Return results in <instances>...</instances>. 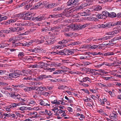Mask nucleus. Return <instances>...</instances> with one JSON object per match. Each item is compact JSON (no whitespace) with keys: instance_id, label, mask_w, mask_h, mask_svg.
Masks as SVG:
<instances>
[{"instance_id":"1","label":"nucleus","mask_w":121,"mask_h":121,"mask_svg":"<svg viewBox=\"0 0 121 121\" xmlns=\"http://www.w3.org/2000/svg\"><path fill=\"white\" fill-rule=\"evenodd\" d=\"M75 12V10H74L73 7L70 10L66 9L63 13L60 14L61 16V17H62L63 18L65 17H73L74 16V12Z\"/></svg>"},{"instance_id":"45","label":"nucleus","mask_w":121,"mask_h":121,"mask_svg":"<svg viewBox=\"0 0 121 121\" xmlns=\"http://www.w3.org/2000/svg\"><path fill=\"white\" fill-rule=\"evenodd\" d=\"M29 114L31 116H32L33 115H34L35 116V117H38L37 116V113L36 112H30L29 113Z\"/></svg>"},{"instance_id":"47","label":"nucleus","mask_w":121,"mask_h":121,"mask_svg":"<svg viewBox=\"0 0 121 121\" xmlns=\"http://www.w3.org/2000/svg\"><path fill=\"white\" fill-rule=\"evenodd\" d=\"M21 95H20L19 94H18V95H16V97L15 99H16V100L18 101H19L20 102L21 101L20 99H21V98L20 97Z\"/></svg>"},{"instance_id":"56","label":"nucleus","mask_w":121,"mask_h":121,"mask_svg":"<svg viewBox=\"0 0 121 121\" xmlns=\"http://www.w3.org/2000/svg\"><path fill=\"white\" fill-rule=\"evenodd\" d=\"M8 17L7 16H4L2 17H1L0 18V22L1 21L3 20H5L7 19Z\"/></svg>"},{"instance_id":"58","label":"nucleus","mask_w":121,"mask_h":121,"mask_svg":"<svg viewBox=\"0 0 121 121\" xmlns=\"http://www.w3.org/2000/svg\"><path fill=\"white\" fill-rule=\"evenodd\" d=\"M66 87V86H65L60 85L58 87V88L59 89L61 90L65 88Z\"/></svg>"},{"instance_id":"39","label":"nucleus","mask_w":121,"mask_h":121,"mask_svg":"<svg viewBox=\"0 0 121 121\" xmlns=\"http://www.w3.org/2000/svg\"><path fill=\"white\" fill-rule=\"evenodd\" d=\"M82 64H81L82 65H89L90 64H91V63L88 62L86 61H83L82 62Z\"/></svg>"},{"instance_id":"18","label":"nucleus","mask_w":121,"mask_h":121,"mask_svg":"<svg viewBox=\"0 0 121 121\" xmlns=\"http://www.w3.org/2000/svg\"><path fill=\"white\" fill-rule=\"evenodd\" d=\"M24 53L23 52H19L18 56L19 58L22 60L24 56Z\"/></svg>"},{"instance_id":"22","label":"nucleus","mask_w":121,"mask_h":121,"mask_svg":"<svg viewBox=\"0 0 121 121\" xmlns=\"http://www.w3.org/2000/svg\"><path fill=\"white\" fill-rule=\"evenodd\" d=\"M23 15L22 14H17L15 15L14 16L15 17H16L17 20H18L19 19H21L23 17Z\"/></svg>"},{"instance_id":"13","label":"nucleus","mask_w":121,"mask_h":121,"mask_svg":"<svg viewBox=\"0 0 121 121\" xmlns=\"http://www.w3.org/2000/svg\"><path fill=\"white\" fill-rule=\"evenodd\" d=\"M44 15H41L36 17L35 18L38 21H40L41 20H44L46 18L44 17Z\"/></svg>"},{"instance_id":"31","label":"nucleus","mask_w":121,"mask_h":121,"mask_svg":"<svg viewBox=\"0 0 121 121\" xmlns=\"http://www.w3.org/2000/svg\"><path fill=\"white\" fill-rule=\"evenodd\" d=\"M58 28H59L57 26H55L52 28L51 30H54V31L58 32L59 30H58Z\"/></svg>"},{"instance_id":"63","label":"nucleus","mask_w":121,"mask_h":121,"mask_svg":"<svg viewBox=\"0 0 121 121\" xmlns=\"http://www.w3.org/2000/svg\"><path fill=\"white\" fill-rule=\"evenodd\" d=\"M23 19L25 20H30L31 19V18L30 17H28L26 16H24L22 18Z\"/></svg>"},{"instance_id":"6","label":"nucleus","mask_w":121,"mask_h":121,"mask_svg":"<svg viewBox=\"0 0 121 121\" xmlns=\"http://www.w3.org/2000/svg\"><path fill=\"white\" fill-rule=\"evenodd\" d=\"M121 24V21L120 22H118L116 23H114L113 24L111 23H106L105 24H104L102 25L103 27V28L107 27L108 28H110L115 26L117 25H120Z\"/></svg>"},{"instance_id":"17","label":"nucleus","mask_w":121,"mask_h":121,"mask_svg":"<svg viewBox=\"0 0 121 121\" xmlns=\"http://www.w3.org/2000/svg\"><path fill=\"white\" fill-rule=\"evenodd\" d=\"M33 25V23L31 22H27L21 24V26H30Z\"/></svg>"},{"instance_id":"23","label":"nucleus","mask_w":121,"mask_h":121,"mask_svg":"<svg viewBox=\"0 0 121 121\" xmlns=\"http://www.w3.org/2000/svg\"><path fill=\"white\" fill-rule=\"evenodd\" d=\"M93 11L95 10V11H98L101 10L102 8L100 6H94L92 7Z\"/></svg>"},{"instance_id":"3","label":"nucleus","mask_w":121,"mask_h":121,"mask_svg":"<svg viewBox=\"0 0 121 121\" xmlns=\"http://www.w3.org/2000/svg\"><path fill=\"white\" fill-rule=\"evenodd\" d=\"M32 43L33 42L32 41H31L28 42H26L24 43H17L15 42H13L12 47H15L18 46H23L28 47L31 45Z\"/></svg>"},{"instance_id":"5","label":"nucleus","mask_w":121,"mask_h":121,"mask_svg":"<svg viewBox=\"0 0 121 121\" xmlns=\"http://www.w3.org/2000/svg\"><path fill=\"white\" fill-rule=\"evenodd\" d=\"M20 73L19 71L17 70L13 73H9V76L10 78H16L19 76L21 74Z\"/></svg>"},{"instance_id":"26","label":"nucleus","mask_w":121,"mask_h":121,"mask_svg":"<svg viewBox=\"0 0 121 121\" xmlns=\"http://www.w3.org/2000/svg\"><path fill=\"white\" fill-rule=\"evenodd\" d=\"M45 76V75H42L39 76L38 77L35 79L36 80H41L44 78Z\"/></svg>"},{"instance_id":"38","label":"nucleus","mask_w":121,"mask_h":121,"mask_svg":"<svg viewBox=\"0 0 121 121\" xmlns=\"http://www.w3.org/2000/svg\"><path fill=\"white\" fill-rule=\"evenodd\" d=\"M6 110V111L9 112L11 111V109H12V107L10 105L8 106L5 108Z\"/></svg>"},{"instance_id":"4","label":"nucleus","mask_w":121,"mask_h":121,"mask_svg":"<svg viewBox=\"0 0 121 121\" xmlns=\"http://www.w3.org/2000/svg\"><path fill=\"white\" fill-rule=\"evenodd\" d=\"M87 4L85 2H84L82 4L78 6L73 7L74 10L75 11H76L77 10H80L84 9H85L86 7L87 6Z\"/></svg>"},{"instance_id":"46","label":"nucleus","mask_w":121,"mask_h":121,"mask_svg":"<svg viewBox=\"0 0 121 121\" xmlns=\"http://www.w3.org/2000/svg\"><path fill=\"white\" fill-rule=\"evenodd\" d=\"M93 39L94 38L92 37L89 38L86 40L85 42L86 43H89L91 41H93Z\"/></svg>"},{"instance_id":"55","label":"nucleus","mask_w":121,"mask_h":121,"mask_svg":"<svg viewBox=\"0 0 121 121\" xmlns=\"http://www.w3.org/2000/svg\"><path fill=\"white\" fill-rule=\"evenodd\" d=\"M15 38V40H17L22 39V37L20 35H18L14 37Z\"/></svg>"},{"instance_id":"51","label":"nucleus","mask_w":121,"mask_h":121,"mask_svg":"<svg viewBox=\"0 0 121 121\" xmlns=\"http://www.w3.org/2000/svg\"><path fill=\"white\" fill-rule=\"evenodd\" d=\"M98 45H91V49H95L97 48L98 47Z\"/></svg>"},{"instance_id":"14","label":"nucleus","mask_w":121,"mask_h":121,"mask_svg":"<svg viewBox=\"0 0 121 121\" xmlns=\"http://www.w3.org/2000/svg\"><path fill=\"white\" fill-rule=\"evenodd\" d=\"M88 81L90 82H91V79L87 77H85L83 78L82 80L80 81H79L81 82H86Z\"/></svg>"},{"instance_id":"61","label":"nucleus","mask_w":121,"mask_h":121,"mask_svg":"<svg viewBox=\"0 0 121 121\" xmlns=\"http://www.w3.org/2000/svg\"><path fill=\"white\" fill-rule=\"evenodd\" d=\"M62 48V46L60 45H57L55 46L53 48L54 49H61Z\"/></svg>"},{"instance_id":"60","label":"nucleus","mask_w":121,"mask_h":121,"mask_svg":"<svg viewBox=\"0 0 121 121\" xmlns=\"http://www.w3.org/2000/svg\"><path fill=\"white\" fill-rule=\"evenodd\" d=\"M57 54L60 55H65L63 50L59 51L58 52Z\"/></svg>"},{"instance_id":"48","label":"nucleus","mask_w":121,"mask_h":121,"mask_svg":"<svg viewBox=\"0 0 121 121\" xmlns=\"http://www.w3.org/2000/svg\"><path fill=\"white\" fill-rule=\"evenodd\" d=\"M19 109L21 111L26 110H27V107L23 106L19 108Z\"/></svg>"},{"instance_id":"10","label":"nucleus","mask_w":121,"mask_h":121,"mask_svg":"<svg viewBox=\"0 0 121 121\" xmlns=\"http://www.w3.org/2000/svg\"><path fill=\"white\" fill-rule=\"evenodd\" d=\"M118 114L117 113L114 111L111 113L109 115V118L111 119H114V118H116Z\"/></svg>"},{"instance_id":"8","label":"nucleus","mask_w":121,"mask_h":121,"mask_svg":"<svg viewBox=\"0 0 121 121\" xmlns=\"http://www.w3.org/2000/svg\"><path fill=\"white\" fill-rule=\"evenodd\" d=\"M39 102L40 104L42 106H50V104L48 100H43L42 99L39 100Z\"/></svg>"},{"instance_id":"32","label":"nucleus","mask_w":121,"mask_h":121,"mask_svg":"<svg viewBox=\"0 0 121 121\" xmlns=\"http://www.w3.org/2000/svg\"><path fill=\"white\" fill-rule=\"evenodd\" d=\"M47 8H51L54 7L55 6V4L54 3H51L47 5Z\"/></svg>"},{"instance_id":"41","label":"nucleus","mask_w":121,"mask_h":121,"mask_svg":"<svg viewBox=\"0 0 121 121\" xmlns=\"http://www.w3.org/2000/svg\"><path fill=\"white\" fill-rule=\"evenodd\" d=\"M107 92L108 93L109 95L112 97H114L115 96V95L114 93L113 92H112L111 91H109V90H108L107 91Z\"/></svg>"},{"instance_id":"40","label":"nucleus","mask_w":121,"mask_h":121,"mask_svg":"<svg viewBox=\"0 0 121 121\" xmlns=\"http://www.w3.org/2000/svg\"><path fill=\"white\" fill-rule=\"evenodd\" d=\"M114 53L113 52H108L106 53H105L104 55L105 56H107L113 55L114 54Z\"/></svg>"},{"instance_id":"30","label":"nucleus","mask_w":121,"mask_h":121,"mask_svg":"<svg viewBox=\"0 0 121 121\" xmlns=\"http://www.w3.org/2000/svg\"><path fill=\"white\" fill-rule=\"evenodd\" d=\"M116 16V13L114 12H111L110 13H109V16L108 17H109L111 18H113L115 17Z\"/></svg>"},{"instance_id":"7","label":"nucleus","mask_w":121,"mask_h":121,"mask_svg":"<svg viewBox=\"0 0 121 121\" xmlns=\"http://www.w3.org/2000/svg\"><path fill=\"white\" fill-rule=\"evenodd\" d=\"M80 0H69L67 3L68 6L72 5H76L78 3Z\"/></svg>"},{"instance_id":"50","label":"nucleus","mask_w":121,"mask_h":121,"mask_svg":"<svg viewBox=\"0 0 121 121\" xmlns=\"http://www.w3.org/2000/svg\"><path fill=\"white\" fill-rule=\"evenodd\" d=\"M24 28L22 27H17L16 28L17 31L18 32L21 30H24Z\"/></svg>"},{"instance_id":"64","label":"nucleus","mask_w":121,"mask_h":121,"mask_svg":"<svg viewBox=\"0 0 121 121\" xmlns=\"http://www.w3.org/2000/svg\"><path fill=\"white\" fill-rule=\"evenodd\" d=\"M25 16H26L28 17H31V15L30 13L28 12H27L25 14Z\"/></svg>"},{"instance_id":"12","label":"nucleus","mask_w":121,"mask_h":121,"mask_svg":"<svg viewBox=\"0 0 121 121\" xmlns=\"http://www.w3.org/2000/svg\"><path fill=\"white\" fill-rule=\"evenodd\" d=\"M37 68H42L43 66H44L45 64L42 61H40L37 63Z\"/></svg>"},{"instance_id":"19","label":"nucleus","mask_w":121,"mask_h":121,"mask_svg":"<svg viewBox=\"0 0 121 121\" xmlns=\"http://www.w3.org/2000/svg\"><path fill=\"white\" fill-rule=\"evenodd\" d=\"M41 2H40L36 4L35 6H34L31 9H37L39 6L42 5Z\"/></svg>"},{"instance_id":"2","label":"nucleus","mask_w":121,"mask_h":121,"mask_svg":"<svg viewBox=\"0 0 121 121\" xmlns=\"http://www.w3.org/2000/svg\"><path fill=\"white\" fill-rule=\"evenodd\" d=\"M121 31V28H120L112 31L106 33V34L107 35H111V36H107L108 39L111 38L113 37L112 36H114L115 35L119 33Z\"/></svg>"},{"instance_id":"24","label":"nucleus","mask_w":121,"mask_h":121,"mask_svg":"<svg viewBox=\"0 0 121 121\" xmlns=\"http://www.w3.org/2000/svg\"><path fill=\"white\" fill-rule=\"evenodd\" d=\"M69 41L70 39H64L62 40V41H60L58 43L60 44H64L67 43Z\"/></svg>"},{"instance_id":"36","label":"nucleus","mask_w":121,"mask_h":121,"mask_svg":"<svg viewBox=\"0 0 121 121\" xmlns=\"http://www.w3.org/2000/svg\"><path fill=\"white\" fill-rule=\"evenodd\" d=\"M31 58L29 56H25L23 57L22 60L23 61H26L30 60Z\"/></svg>"},{"instance_id":"15","label":"nucleus","mask_w":121,"mask_h":121,"mask_svg":"<svg viewBox=\"0 0 121 121\" xmlns=\"http://www.w3.org/2000/svg\"><path fill=\"white\" fill-rule=\"evenodd\" d=\"M28 104L30 105L33 106L36 105L37 103L35 101L32 99L29 101Z\"/></svg>"},{"instance_id":"11","label":"nucleus","mask_w":121,"mask_h":121,"mask_svg":"<svg viewBox=\"0 0 121 121\" xmlns=\"http://www.w3.org/2000/svg\"><path fill=\"white\" fill-rule=\"evenodd\" d=\"M23 75H25L26 76L23 78V79L24 80H31L32 79L31 76V75L29 73L28 74L26 73V74H23Z\"/></svg>"},{"instance_id":"34","label":"nucleus","mask_w":121,"mask_h":121,"mask_svg":"<svg viewBox=\"0 0 121 121\" xmlns=\"http://www.w3.org/2000/svg\"><path fill=\"white\" fill-rule=\"evenodd\" d=\"M41 83V82H40L38 83H36V82H31L30 83V84L31 85H40Z\"/></svg>"},{"instance_id":"53","label":"nucleus","mask_w":121,"mask_h":121,"mask_svg":"<svg viewBox=\"0 0 121 121\" xmlns=\"http://www.w3.org/2000/svg\"><path fill=\"white\" fill-rule=\"evenodd\" d=\"M96 17H97L99 19H102L104 18L103 15L102 14H98L96 15Z\"/></svg>"},{"instance_id":"59","label":"nucleus","mask_w":121,"mask_h":121,"mask_svg":"<svg viewBox=\"0 0 121 121\" xmlns=\"http://www.w3.org/2000/svg\"><path fill=\"white\" fill-rule=\"evenodd\" d=\"M25 85L23 84H22L20 85H19L17 86H15L14 87L16 88H17V87H19L20 88H22L23 87H25Z\"/></svg>"},{"instance_id":"57","label":"nucleus","mask_w":121,"mask_h":121,"mask_svg":"<svg viewBox=\"0 0 121 121\" xmlns=\"http://www.w3.org/2000/svg\"><path fill=\"white\" fill-rule=\"evenodd\" d=\"M73 50H70L68 49V55H69L70 54H74V52L73 51Z\"/></svg>"},{"instance_id":"54","label":"nucleus","mask_w":121,"mask_h":121,"mask_svg":"<svg viewBox=\"0 0 121 121\" xmlns=\"http://www.w3.org/2000/svg\"><path fill=\"white\" fill-rule=\"evenodd\" d=\"M3 115L5 116V117L4 118V119H6V117H10L11 116V114L10 113L8 114L4 113L3 114Z\"/></svg>"},{"instance_id":"49","label":"nucleus","mask_w":121,"mask_h":121,"mask_svg":"<svg viewBox=\"0 0 121 121\" xmlns=\"http://www.w3.org/2000/svg\"><path fill=\"white\" fill-rule=\"evenodd\" d=\"M93 11V9L92 7L91 8H89L88 9H87L86 11V12L88 14V13H90L91 11Z\"/></svg>"},{"instance_id":"43","label":"nucleus","mask_w":121,"mask_h":121,"mask_svg":"<svg viewBox=\"0 0 121 121\" xmlns=\"http://www.w3.org/2000/svg\"><path fill=\"white\" fill-rule=\"evenodd\" d=\"M102 25H103V24H102L101 25L97 24L95 25L94 26V27L96 28H103V27Z\"/></svg>"},{"instance_id":"52","label":"nucleus","mask_w":121,"mask_h":121,"mask_svg":"<svg viewBox=\"0 0 121 121\" xmlns=\"http://www.w3.org/2000/svg\"><path fill=\"white\" fill-rule=\"evenodd\" d=\"M10 105L12 107V109H13L14 108L16 107L17 106V103H12Z\"/></svg>"},{"instance_id":"25","label":"nucleus","mask_w":121,"mask_h":121,"mask_svg":"<svg viewBox=\"0 0 121 121\" xmlns=\"http://www.w3.org/2000/svg\"><path fill=\"white\" fill-rule=\"evenodd\" d=\"M10 29H9L7 30H2L0 31V33L2 34L4 33L8 34L9 33H10Z\"/></svg>"},{"instance_id":"44","label":"nucleus","mask_w":121,"mask_h":121,"mask_svg":"<svg viewBox=\"0 0 121 121\" xmlns=\"http://www.w3.org/2000/svg\"><path fill=\"white\" fill-rule=\"evenodd\" d=\"M9 29H10V32H11L12 31L14 32L17 31L16 28L14 27H11L9 28Z\"/></svg>"},{"instance_id":"20","label":"nucleus","mask_w":121,"mask_h":121,"mask_svg":"<svg viewBox=\"0 0 121 121\" xmlns=\"http://www.w3.org/2000/svg\"><path fill=\"white\" fill-rule=\"evenodd\" d=\"M104 79L106 81H112L114 79V77L112 76H111L110 77L105 76L104 77Z\"/></svg>"},{"instance_id":"37","label":"nucleus","mask_w":121,"mask_h":121,"mask_svg":"<svg viewBox=\"0 0 121 121\" xmlns=\"http://www.w3.org/2000/svg\"><path fill=\"white\" fill-rule=\"evenodd\" d=\"M41 108L40 106H36L32 108V110H35V111H39L41 110Z\"/></svg>"},{"instance_id":"28","label":"nucleus","mask_w":121,"mask_h":121,"mask_svg":"<svg viewBox=\"0 0 121 121\" xmlns=\"http://www.w3.org/2000/svg\"><path fill=\"white\" fill-rule=\"evenodd\" d=\"M93 0H86L85 2L87 4V6H88L91 4Z\"/></svg>"},{"instance_id":"9","label":"nucleus","mask_w":121,"mask_h":121,"mask_svg":"<svg viewBox=\"0 0 121 121\" xmlns=\"http://www.w3.org/2000/svg\"><path fill=\"white\" fill-rule=\"evenodd\" d=\"M70 27H71L72 29L74 30H79L80 29V25L77 24H72L70 25Z\"/></svg>"},{"instance_id":"33","label":"nucleus","mask_w":121,"mask_h":121,"mask_svg":"<svg viewBox=\"0 0 121 121\" xmlns=\"http://www.w3.org/2000/svg\"><path fill=\"white\" fill-rule=\"evenodd\" d=\"M102 14L103 15V17L104 16L108 17L109 13L106 11H105L103 12Z\"/></svg>"},{"instance_id":"16","label":"nucleus","mask_w":121,"mask_h":121,"mask_svg":"<svg viewBox=\"0 0 121 121\" xmlns=\"http://www.w3.org/2000/svg\"><path fill=\"white\" fill-rule=\"evenodd\" d=\"M60 14H53L52 15H49L48 18H51H51H53L54 17H61Z\"/></svg>"},{"instance_id":"27","label":"nucleus","mask_w":121,"mask_h":121,"mask_svg":"<svg viewBox=\"0 0 121 121\" xmlns=\"http://www.w3.org/2000/svg\"><path fill=\"white\" fill-rule=\"evenodd\" d=\"M63 70H57L53 72V74H60L62 73L63 72Z\"/></svg>"},{"instance_id":"29","label":"nucleus","mask_w":121,"mask_h":121,"mask_svg":"<svg viewBox=\"0 0 121 121\" xmlns=\"http://www.w3.org/2000/svg\"><path fill=\"white\" fill-rule=\"evenodd\" d=\"M103 64H104V65H105L108 66H113L114 65V64L113 63H109L107 62H104L103 63Z\"/></svg>"},{"instance_id":"21","label":"nucleus","mask_w":121,"mask_h":121,"mask_svg":"<svg viewBox=\"0 0 121 121\" xmlns=\"http://www.w3.org/2000/svg\"><path fill=\"white\" fill-rule=\"evenodd\" d=\"M91 24V23L88 22L83 25H80V29H82Z\"/></svg>"},{"instance_id":"62","label":"nucleus","mask_w":121,"mask_h":121,"mask_svg":"<svg viewBox=\"0 0 121 121\" xmlns=\"http://www.w3.org/2000/svg\"><path fill=\"white\" fill-rule=\"evenodd\" d=\"M12 23L11 21V19L7 20L5 22V24L6 25H8Z\"/></svg>"},{"instance_id":"35","label":"nucleus","mask_w":121,"mask_h":121,"mask_svg":"<svg viewBox=\"0 0 121 121\" xmlns=\"http://www.w3.org/2000/svg\"><path fill=\"white\" fill-rule=\"evenodd\" d=\"M78 14L79 16H86L88 15L87 13L86 12H83L79 13Z\"/></svg>"},{"instance_id":"42","label":"nucleus","mask_w":121,"mask_h":121,"mask_svg":"<svg viewBox=\"0 0 121 121\" xmlns=\"http://www.w3.org/2000/svg\"><path fill=\"white\" fill-rule=\"evenodd\" d=\"M73 34L72 32H69L68 33H65V35L67 36L71 37L73 36Z\"/></svg>"}]
</instances>
